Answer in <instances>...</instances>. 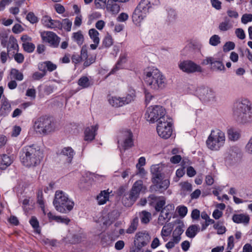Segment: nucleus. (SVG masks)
I'll return each instance as SVG.
<instances>
[{
	"instance_id": "40",
	"label": "nucleus",
	"mask_w": 252,
	"mask_h": 252,
	"mask_svg": "<svg viewBox=\"0 0 252 252\" xmlns=\"http://www.w3.org/2000/svg\"><path fill=\"white\" fill-rule=\"evenodd\" d=\"M22 47L23 50L28 53H31L33 52L35 48L34 44L30 42L27 43H23L22 44Z\"/></svg>"
},
{
	"instance_id": "45",
	"label": "nucleus",
	"mask_w": 252,
	"mask_h": 252,
	"mask_svg": "<svg viewBox=\"0 0 252 252\" xmlns=\"http://www.w3.org/2000/svg\"><path fill=\"white\" fill-rule=\"evenodd\" d=\"M135 97V94L134 93L128 94L126 96L122 97V102L124 103V105L127 104L133 101Z\"/></svg>"
},
{
	"instance_id": "63",
	"label": "nucleus",
	"mask_w": 252,
	"mask_h": 252,
	"mask_svg": "<svg viewBox=\"0 0 252 252\" xmlns=\"http://www.w3.org/2000/svg\"><path fill=\"white\" fill-rule=\"evenodd\" d=\"M22 26L19 24H16L12 28V32L16 34L19 33L23 31Z\"/></svg>"
},
{
	"instance_id": "19",
	"label": "nucleus",
	"mask_w": 252,
	"mask_h": 252,
	"mask_svg": "<svg viewBox=\"0 0 252 252\" xmlns=\"http://www.w3.org/2000/svg\"><path fill=\"white\" fill-rule=\"evenodd\" d=\"M13 159L11 156L6 154H2L0 155V169L5 170L7 167L10 166L13 162Z\"/></svg>"
},
{
	"instance_id": "13",
	"label": "nucleus",
	"mask_w": 252,
	"mask_h": 252,
	"mask_svg": "<svg viewBox=\"0 0 252 252\" xmlns=\"http://www.w3.org/2000/svg\"><path fill=\"white\" fill-rule=\"evenodd\" d=\"M197 91L200 99L204 102L209 101L214 97L213 91L209 87H201L199 88Z\"/></svg>"
},
{
	"instance_id": "21",
	"label": "nucleus",
	"mask_w": 252,
	"mask_h": 252,
	"mask_svg": "<svg viewBox=\"0 0 252 252\" xmlns=\"http://www.w3.org/2000/svg\"><path fill=\"white\" fill-rule=\"evenodd\" d=\"M232 219L233 221L236 223H244L248 224L250 221L249 216L243 214H234Z\"/></svg>"
},
{
	"instance_id": "22",
	"label": "nucleus",
	"mask_w": 252,
	"mask_h": 252,
	"mask_svg": "<svg viewBox=\"0 0 252 252\" xmlns=\"http://www.w3.org/2000/svg\"><path fill=\"white\" fill-rule=\"evenodd\" d=\"M126 56L121 55L115 65L113 67V68L111 69L110 72L108 73L107 76L110 75L111 74H114L116 71L119 70L120 69L122 68L121 66L123 64L126 63Z\"/></svg>"
},
{
	"instance_id": "44",
	"label": "nucleus",
	"mask_w": 252,
	"mask_h": 252,
	"mask_svg": "<svg viewBox=\"0 0 252 252\" xmlns=\"http://www.w3.org/2000/svg\"><path fill=\"white\" fill-rule=\"evenodd\" d=\"M82 236L80 234H75L72 235L69 240L70 243L72 244H76L80 243L82 241Z\"/></svg>"
},
{
	"instance_id": "5",
	"label": "nucleus",
	"mask_w": 252,
	"mask_h": 252,
	"mask_svg": "<svg viewBox=\"0 0 252 252\" xmlns=\"http://www.w3.org/2000/svg\"><path fill=\"white\" fill-rule=\"evenodd\" d=\"M152 185L149 188L151 192H158L162 193L169 187L170 182L168 179L163 180V174L159 170L158 167L152 169Z\"/></svg>"
},
{
	"instance_id": "32",
	"label": "nucleus",
	"mask_w": 252,
	"mask_h": 252,
	"mask_svg": "<svg viewBox=\"0 0 252 252\" xmlns=\"http://www.w3.org/2000/svg\"><path fill=\"white\" fill-rule=\"evenodd\" d=\"M211 69L213 70L224 71L225 66L221 61H217L214 58V62L212 64Z\"/></svg>"
},
{
	"instance_id": "49",
	"label": "nucleus",
	"mask_w": 252,
	"mask_h": 252,
	"mask_svg": "<svg viewBox=\"0 0 252 252\" xmlns=\"http://www.w3.org/2000/svg\"><path fill=\"white\" fill-rule=\"evenodd\" d=\"M9 43L11 44L10 48H12L14 50H17V51L19 50V46L17 43V39L14 37V36L11 35L9 37Z\"/></svg>"
},
{
	"instance_id": "25",
	"label": "nucleus",
	"mask_w": 252,
	"mask_h": 252,
	"mask_svg": "<svg viewBox=\"0 0 252 252\" xmlns=\"http://www.w3.org/2000/svg\"><path fill=\"white\" fill-rule=\"evenodd\" d=\"M11 111V104L6 98L2 100V104L0 108V114L6 115Z\"/></svg>"
},
{
	"instance_id": "10",
	"label": "nucleus",
	"mask_w": 252,
	"mask_h": 252,
	"mask_svg": "<svg viewBox=\"0 0 252 252\" xmlns=\"http://www.w3.org/2000/svg\"><path fill=\"white\" fill-rule=\"evenodd\" d=\"M171 120L166 119L158 123L157 131L158 135L162 138L167 139L171 136L173 132Z\"/></svg>"
},
{
	"instance_id": "57",
	"label": "nucleus",
	"mask_w": 252,
	"mask_h": 252,
	"mask_svg": "<svg viewBox=\"0 0 252 252\" xmlns=\"http://www.w3.org/2000/svg\"><path fill=\"white\" fill-rule=\"evenodd\" d=\"M81 57V60L83 61H85L87 59L88 57V51L87 49V46L86 45H83L81 50V54L80 55Z\"/></svg>"
},
{
	"instance_id": "33",
	"label": "nucleus",
	"mask_w": 252,
	"mask_h": 252,
	"mask_svg": "<svg viewBox=\"0 0 252 252\" xmlns=\"http://www.w3.org/2000/svg\"><path fill=\"white\" fill-rule=\"evenodd\" d=\"M100 243L102 247L106 248L111 245L112 240L109 235L103 234L101 237Z\"/></svg>"
},
{
	"instance_id": "37",
	"label": "nucleus",
	"mask_w": 252,
	"mask_h": 252,
	"mask_svg": "<svg viewBox=\"0 0 252 252\" xmlns=\"http://www.w3.org/2000/svg\"><path fill=\"white\" fill-rule=\"evenodd\" d=\"M113 43V39L111 35L107 33L102 40V46L105 48H109Z\"/></svg>"
},
{
	"instance_id": "41",
	"label": "nucleus",
	"mask_w": 252,
	"mask_h": 252,
	"mask_svg": "<svg viewBox=\"0 0 252 252\" xmlns=\"http://www.w3.org/2000/svg\"><path fill=\"white\" fill-rule=\"evenodd\" d=\"M229 20L227 17L225 18V21L220 23L219 26V29L221 31H226L231 28V25L229 24Z\"/></svg>"
},
{
	"instance_id": "52",
	"label": "nucleus",
	"mask_w": 252,
	"mask_h": 252,
	"mask_svg": "<svg viewBox=\"0 0 252 252\" xmlns=\"http://www.w3.org/2000/svg\"><path fill=\"white\" fill-rule=\"evenodd\" d=\"M235 43L232 41L226 42L223 47V50L224 52H226L232 50L235 48Z\"/></svg>"
},
{
	"instance_id": "27",
	"label": "nucleus",
	"mask_w": 252,
	"mask_h": 252,
	"mask_svg": "<svg viewBox=\"0 0 252 252\" xmlns=\"http://www.w3.org/2000/svg\"><path fill=\"white\" fill-rule=\"evenodd\" d=\"M109 198V193L105 190L101 191L97 196L96 199L99 205L104 204Z\"/></svg>"
},
{
	"instance_id": "2",
	"label": "nucleus",
	"mask_w": 252,
	"mask_h": 252,
	"mask_svg": "<svg viewBox=\"0 0 252 252\" xmlns=\"http://www.w3.org/2000/svg\"><path fill=\"white\" fill-rule=\"evenodd\" d=\"M145 81L150 89L158 92L164 89L167 85L166 79L157 68L148 67L145 70Z\"/></svg>"
},
{
	"instance_id": "58",
	"label": "nucleus",
	"mask_w": 252,
	"mask_h": 252,
	"mask_svg": "<svg viewBox=\"0 0 252 252\" xmlns=\"http://www.w3.org/2000/svg\"><path fill=\"white\" fill-rule=\"evenodd\" d=\"M184 226V223L183 222H181V224L177 226L176 227L175 229L173 232V235L181 236L184 232V230L183 229Z\"/></svg>"
},
{
	"instance_id": "35",
	"label": "nucleus",
	"mask_w": 252,
	"mask_h": 252,
	"mask_svg": "<svg viewBox=\"0 0 252 252\" xmlns=\"http://www.w3.org/2000/svg\"><path fill=\"white\" fill-rule=\"evenodd\" d=\"M159 198L161 199L157 202L155 209L157 212H161V214H163L162 210L165 205V198L163 196L159 197Z\"/></svg>"
},
{
	"instance_id": "59",
	"label": "nucleus",
	"mask_w": 252,
	"mask_h": 252,
	"mask_svg": "<svg viewBox=\"0 0 252 252\" xmlns=\"http://www.w3.org/2000/svg\"><path fill=\"white\" fill-rule=\"evenodd\" d=\"M182 189L184 191H191L192 190V185L188 182L181 183Z\"/></svg>"
},
{
	"instance_id": "16",
	"label": "nucleus",
	"mask_w": 252,
	"mask_h": 252,
	"mask_svg": "<svg viewBox=\"0 0 252 252\" xmlns=\"http://www.w3.org/2000/svg\"><path fill=\"white\" fill-rule=\"evenodd\" d=\"M147 14L138 7L135 8L132 15V21L136 26H140L141 22L146 17Z\"/></svg>"
},
{
	"instance_id": "14",
	"label": "nucleus",
	"mask_w": 252,
	"mask_h": 252,
	"mask_svg": "<svg viewBox=\"0 0 252 252\" xmlns=\"http://www.w3.org/2000/svg\"><path fill=\"white\" fill-rule=\"evenodd\" d=\"M135 239L137 241V249L140 251L142 247L148 244L151 239V237L148 233L138 232L135 235Z\"/></svg>"
},
{
	"instance_id": "64",
	"label": "nucleus",
	"mask_w": 252,
	"mask_h": 252,
	"mask_svg": "<svg viewBox=\"0 0 252 252\" xmlns=\"http://www.w3.org/2000/svg\"><path fill=\"white\" fill-rule=\"evenodd\" d=\"M14 59L18 63H21L24 62V56L22 53H16L14 55Z\"/></svg>"
},
{
	"instance_id": "55",
	"label": "nucleus",
	"mask_w": 252,
	"mask_h": 252,
	"mask_svg": "<svg viewBox=\"0 0 252 252\" xmlns=\"http://www.w3.org/2000/svg\"><path fill=\"white\" fill-rule=\"evenodd\" d=\"M252 21V14H244L242 15L241 18V22L244 24H246L248 22Z\"/></svg>"
},
{
	"instance_id": "62",
	"label": "nucleus",
	"mask_w": 252,
	"mask_h": 252,
	"mask_svg": "<svg viewBox=\"0 0 252 252\" xmlns=\"http://www.w3.org/2000/svg\"><path fill=\"white\" fill-rule=\"evenodd\" d=\"M71 59L72 63L75 64L79 63L82 61L81 57L77 54H73L71 57Z\"/></svg>"
},
{
	"instance_id": "24",
	"label": "nucleus",
	"mask_w": 252,
	"mask_h": 252,
	"mask_svg": "<svg viewBox=\"0 0 252 252\" xmlns=\"http://www.w3.org/2000/svg\"><path fill=\"white\" fill-rule=\"evenodd\" d=\"M127 137L124 140L123 144V147L125 150L128 149L134 146L132 132L129 130L127 131Z\"/></svg>"
},
{
	"instance_id": "47",
	"label": "nucleus",
	"mask_w": 252,
	"mask_h": 252,
	"mask_svg": "<svg viewBox=\"0 0 252 252\" xmlns=\"http://www.w3.org/2000/svg\"><path fill=\"white\" fill-rule=\"evenodd\" d=\"M11 73L13 75L14 78L17 80L21 81L23 79L24 77L23 73L19 72V71L17 69H12Z\"/></svg>"
},
{
	"instance_id": "46",
	"label": "nucleus",
	"mask_w": 252,
	"mask_h": 252,
	"mask_svg": "<svg viewBox=\"0 0 252 252\" xmlns=\"http://www.w3.org/2000/svg\"><path fill=\"white\" fill-rule=\"evenodd\" d=\"M37 203L40 205L41 209L44 207V202L43 197V192L42 190H38L37 192Z\"/></svg>"
},
{
	"instance_id": "23",
	"label": "nucleus",
	"mask_w": 252,
	"mask_h": 252,
	"mask_svg": "<svg viewBox=\"0 0 252 252\" xmlns=\"http://www.w3.org/2000/svg\"><path fill=\"white\" fill-rule=\"evenodd\" d=\"M174 206L173 204H168L166 206H164L163 211V214L160 213L158 219L160 220L162 218L163 220H165L166 219H168V220H169L171 218L170 215V211H172L174 210Z\"/></svg>"
},
{
	"instance_id": "53",
	"label": "nucleus",
	"mask_w": 252,
	"mask_h": 252,
	"mask_svg": "<svg viewBox=\"0 0 252 252\" xmlns=\"http://www.w3.org/2000/svg\"><path fill=\"white\" fill-rule=\"evenodd\" d=\"M44 63L46 66L47 70L50 72H52L57 69V66L56 64H54L51 61L44 62Z\"/></svg>"
},
{
	"instance_id": "43",
	"label": "nucleus",
	"mask_w": 252,
	"mask_h": 252,
	"mask_svg": "<svg viewBox=\"0 0 252 252\" xmlns=\"http://www.w3.org/2000/svg\"><path fill=\"white\" fill-rule=\"evenodd\" d=\"M63 28V24L59 20H56L51 19V22L48 26L50 29H58L61 30Z\"/></svg>"
},
{
	"instance_id": "9",
	"label": "nucleus",
	"mask_w": 252,
	"mask_h": 252,
	"mask_svg": "<svg viewBox=\"0 0 252 252\" xmlns=\"http://www.w3.org/2000/svg\"><path fill=\"white\" fill-rule=\"evenodd\" d=\"M34 126L40 134H47L54 130V123L51 117L43 116L34 122Z\"/></svg>"
},
{
	"instance_id": "17",
	"label": "nucleus",
	"mask_w": 252,
	"mask_h": 252,
	"mask_svg": "<svg viewBox=\"0 0 252 252\" xmlns=\"http://www.w3.org/2000/svg\"><path fill=\"white\" fill-rule=\"evenodd\" d=\"M98 128V125L92 126L91 127H87L84 131V140L87 141H93L95 138Z\"/></svg>"
},
{
	"instance_id": "1",
	"label": "nucleus",
	"mask_w": 252,
	"mask_h": 252,
	"mask_svg": "<svg viewBox=\"0 0 252 252\" xmlns=\"http://www.w3.org/2000/svg\"><path fill=\"white\" fill-rule=\"evenodd\" d=\"M43 158V153L36 144L27 145L20 152V159L22 164L27 167L39 165Z\"/></svg>"
},
{
	"instance_id": "60",
	"label": "nucleus",
	"mask_w": 252,
	"mask_h": 252,
	"mask_svg": "<svg viewBox=\"0 0 252 252\" xmlns=\"http://www.w3.org/2000/svg\"><path fill=\"white\" fill-rule=\"evenodd\" d=\"M51 19H52L50 16L48 15H45L42 17L41 19V22L44 26L48 28V26L51 22Z\"/></svg>"
},
{
	"instance_id": "18",
	"label": "nucleus",
	"mask_w": 252,
	"mask_h": 252,
	"mask_svg": "<svg viewBox=\"0 0 252 252\" xmlns=\"http://www.w3.org/2000/svg\"><path fill=\"white\" fill-rule=\"evenodd\" d=\"M75 155L74 150L70 147L63 148L59 154L60 156L64 157L66 162L70 163Z\"/></svg>"
},
{
	"instance_id": "8",
	"label": "nucleus",
	"mask_w": 252,
	"mask_h": 252,
	"mask_svg": "<svg viewBox=\"0 0 252 252\" xmlns=\"http://www.w3.org/2000/svg\"><path fill=\"white\" fill-rule=\"evenodd\" d=\"M225 142L224 133L220 129L213 130L209 136L206 144L212 150H219Z\"/></svg>"
},
{
	"instance_id": "11",
	"label": "nucleus",
	"mask_w": 252,
	"mask_h": 252,
	"mask_svg": "<svg viewBox=\"0 0 252 252\" xmlns=\"http://www.w3.org/2000/svg\"><path fill=\"white\" fill-rule=\"evenodd\" d=\"M40 35L42 39L48 43L51 47L57 48L59 46L61 38L55 32L44 31L41 32Z\"/></svg>"
},
{
	"instance_id": "56",
	"label": "nucleus",
	"mask_w": 252,
	"mask_h": 252,
	"mask_svg": "<svg viewBox=\"0 0 252 252\" xmlns=\"http://www.w3.org/2000/svg\"><path fill=\"white\" fill-rule=\"evenodd\" d=\"M96 58L95 57H94L93 56L88 57L87 59H86L83 63V66L84 67H87L89 66L91 64L93 63L95 61Z\"/></svg>"
},
{
	"instance_id": "54",
	"label": "nucleus",
	"mask_w": 252,
	"mask_h": 252,
	"mask_svg": "<svg viewBox=\"0 0 252 252\" xmlns=\"http://www.w3.org/2000/svg\"><path fill=\"white\" fill-rule=\"evenodd\" d=\"M177 210L179 216L182 218L185 217L188 213V208L185 206L178 207Z\"/></svg>"
},
{
	"instance_id": "51",
	"label": "nucleus",
	"mask_w": 252,
	"mask_h": 252,
	"mask_svg": "<svg viewBox=\"0 0 252 252\" xmlns=\"http://www.w3.org/2000/svg\"><path fill=\"white\" fill-rule=\"evenodd\" d=\"M220 42V37L218 35L215 34L210 38L209 43L212 46H216Z\"/></svg>"
},
{
	"instance_id": "39",
	"label": "nucleus",
	"mask_w": 252,
	"mask_h": 252,
	"mask_svg": "<svg viewBox=\"0 0 252 252\" xmlns=\"http://www.w3.org/2000/svg\"><path fill=\"white\" fill-rule=\"evenodd\" d=\"M73 38L79 45H82L84 42V36L80 31L74 32Z\"/></svg>"
},
{
	"instance_id": "15",
	"label": "nucleus",
	"mask_w": 252,
	"mask_h": 252,
	"mask_svg": "<svg viewBox=\"0 0 252 252\" xmlns=\"http://www.w3.org/2000/svg\"><path fill=\"white\" fill-rule=\"evenodd\" d=\"M159 4V0H141L137 7L148 14L153 6L158 5Z\"/></svg>"
},
{
	"instance_id": "48",
	"label": "nucleus",
	"mask_w": 252,
	"mask_h": 252,
	"mask_svg": "<svg viewBox=\"0 0 252 252\" xmlns=\"http://www.w3.org/2000/svg\"><path fill=\"white\" fill-rule=\"evenodd\" d=\"M63 27L67 32L71 30L72 26V22L68 18L63 20Z\"/></svg>"
},
{
	"instance_id": "42",
	"label": "nucleus",
	"mask_w": 252,
	"mask_h": 252,
	"mask_svg": "<svg viewBox=\"0 0 252 252\" xmlns=\"http://www.w3.org/2000/svg\"><path fill=\"white\" fill-rule=\"evenodd\" d=\"M142 216L141 217V221L142 223H148L150 220L151 214L150 213L146 211H143L141 212Z\"/></svg>"
},
{
	"instance_id": "31",
	"label": "nucleus",
	"mask_w": 252,
	"mask_h": 252,
	"mask_svg": "<svg viewBox=\"0 0 252 252\" xmlns=\"http://www.w3.org/2000/svg\"><path fill=\"white\" fill-rule=\"evenodd\" d=\"M29 222L36 233L40 234L41 233V228L39 226V221L35 216L31 217Z\"/></svg>"
},
{
	"instance_id": "38",
	"label": "nucleus",
	"mask_w": 252,
	"mask_h": 252,
	"mask_svg": "<svg viewBox=\"0 0 252 252\" xmlns=\"http://www.w3.org/2000/svg\"><path fill=\"white\" fill-rule=\"evenodd\" d=\"M78 186L80 189L87 190L90 188L91 184L88 181L87 179L85 177H82L80 180Z\"/></svg>"
},
{
	"instance_id": "30",
	"label": "nucleus",
	"mask_w": 252,
	"mask_h": 252,
	"mask_svg": "<svg viewBox=\"0 0 252 252\" xmlns=\"http://www.w3.org/2000/svg\"><path fill=\"white\" fill-rule=\"evenodd\" d=\"M122 97L117 96H111L108 99L109 103L113 106L115 107H119L124 105V103L122 102Z\"/></svg>"
},
{
	"instance_id": "50",
	"label": "nucleus",
	"mask_w": 252,
	"mask_h": 252,
	"mask_svg": "<svg viewBox=\"0 0 252 252\" xmlns=\"http://www.w3.org/2000/svg\"><path fill=\"white\" fill-rule=\"evenodd\" d=\"M26 19L31 23L34 24L38 22V18L33 12H30L26 16Z\"/></svg>"
},
{
	"instance_id": "29",
	"label": "nucleus",
	"mask_w": 252,
	"mask_h": 252,
	"mask_svg": "<svg viewBox=\"0 0 252 252\" xmlns=\"http://www.w3.org/2000/svg\"><path fill=\"white\" fill-rule=\"evenodd\" d=\"M78 85L81 87L82 89L89 88L91 85V82L89 78L86 76L81 77L77 81Z\"/></svg>"
},
{
	"instance_id": "36",
	"label": "nucleus",
	"mask_w": 252,
	"mask_h": 252,
	"mask_svg": "<svg viewBox=\"0 0 252 252\" xmlns=\"http://www.w3.org/2000/svg\"><path fill=\"white\" fill-rule=\"evenodd\" d=\"M89 34L90 38L93 40L94 43H99V38L98 37L99 32L95 29H91L89 31Z\"/></svg>"
},
{
	"instance_id": "26",
	"label": "nucleus",
	"mask_w": 252,
	"mask_h": 252,
	"mask_svg": "<svg viewBox=\"0 0 252 252\" xmlns=\"http://www.w3.org/2000/svg\"><path fill=\"white\" fill-rule=\"evenodd\" d=\"M199 231L198 226L196 224H192L188 228L186 232V235L187 237L192 238L195 236Z\"/></svg>"
},
{
	"instance_id": "20",
	"label": "nucleus",
	"mask_w": 252,
	"mask_h": 252,
	"mask_svg": "<svg viewBox=\"0 0 252 252\" xmlns=\"http://www.w3.org/2000/svg\"><path fill=\"white\" fill-rule=\"evenodd\" d=\"M116 2L117 1L113 0H108L107 2L106 8L113 14H117L120 10V5Z\"/></svg>"
},
{
	"instance_id": "4",
	"label": "nucleus",
	"mask_w": 252,
	"mask_h": 252,
	"mask_svg": "<svg viewBox=\"0 0 252 252\" xmlns=\"http://www.w3.org/2000/svg\"><path fill=\"white\" fill-rule=\"evenodd\" d=\"M143 181H136L133 185L129 193H125L126 189L123 186L120 187L117 191V194L121 196L124 195L122 198V202L126 207L131 206L139 197L140 191L143 188Z\"/></svg>"
},
{
	"instance_id": "12",
	"label": "nucleus",
	"mask_w": 252,
	"mask_h": 252,
	"mask_svg": "<svg viewBox=\"0 0 252 252\" xmlns=\"http://www.w3.org/2000/svg\"><path fill=\"white\" fill-rule=\"evenodd\" d=\"M179 66L181 70L187 73L203 71L202 67L199 65L190 60L184 61L179 64Z\"/></svg>"
},
{
	"instance_id": "34",
	"label": "nucleus",
	"mask_w": 252,
	"mask_h": 252,
	"mask_svg": "<svg viewBox=\"0 0 252 252\" xmlns=\"http://www.w3.org/2000/svg\"><path fill=\"white\" fill-rule=\"evenodd\" d=\"M138 225V219L137 217L134 218L131 221L129 227L126 230V232L128 234H131L137 229Z\"/></svg>"
},
{
	"instance_id": "3",
	"label": "nucleus",
	"mask_w": 252,
	"mask_h": 252,
	"mask_svg": "<svg viewBox=\"0 0 252 252\" xmlns=\"http://www.w3.org/2000/svg\"><path fill=\"white\" fill-rule=\"evenodd\" d=\"M233 115L237 121L247 123L252 121V108L251 102L247 99L234 103Z\"/></svg>"
},
{
	"instance_id": "28",
	"label": "nucleus",
	"mask_w": 252,
	"mask_h": 252,
	"mask_svg": "<svg viewBox=\"0 0 252 252\" xmlns=\"http://www.w3.org/2000/svg\"><path fill=\"white\" fill-rule=\"evenodd\" d=\"M227 135L228 139L233 141H235L239 139L241 136L240 132L233 128H230L227 130Z\"/></svg>"
},
{
	"instance_id": "61",
	"label": "nucleus",
	"mask_w": 252,
	"mask_h": 252,
	"mask_svg": "<svg viewBox=\"0 0 252 252\" xmlns=\"http://www.w3.org/2000/svg\"><path fill=\"white\" fill-rule=\"evenodd\" d=\"M235 34L240 39H244L246 37L244 30L241 28H238L236 30Z\"/></svg>"
},
{
	"instance_id": "7",
	"label": "nucleus",
	"mask_w": 252,
	"mask_h": 252,
	"mask_svg": "<svg viewBox=\"0 0 252 252\" xmlns=\"http://www.w3.org/2000/svg\"><path fill=\"white\" fill-rule=\"evenodd\" d=\"M147 121L151 123L158 122V123L166 119L171 120V119L166 115L165 109L160 105H155L149 107L145 114Z\"/></svg>"
},
{
	"instance_id": "6",
	"label": "nucleus",
	"mask_w": 252,
	"mask_h": 252,
	"mask_svg": "<svg viewBox=\"0 0 252 252\" xmlns=\"http://www.w3.org/2000/svg\"><path fill=\"white\" fill-rule=\"evenodd\" d=\"M53 204L57 211L66 213L73 209L74 203L68 198V195L63 191L59 190L55 192Z\"/></svg>"
}]
</instances>
